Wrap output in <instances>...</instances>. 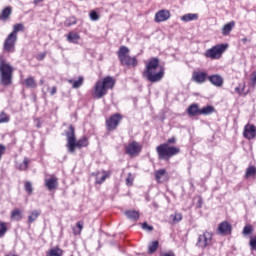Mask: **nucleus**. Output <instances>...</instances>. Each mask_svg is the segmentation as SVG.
<instances>
[{
  "label": "nucleus",
  "instance_id": "obj_15",
  "mask_svg": "<svg viewBox=\"0 0 256 256\" xmlns=\"http://www.w3.org/2000/svg\"><path fill=\"white\" fill-rule=\"evenodd\" d=\"M232 226L227 221H223L218 226V235H231Z\"/></svg>",
  "mask_w": 256,
  "mask_h": 256
},
{
  "label": "nucleus",
  "instance_id": "obj_28",
  "mask_svg": "<svg viewBox=\"0 0 256 256\" xmlns=\"http://www.w3.org/2000/svg\"><path fill=\"white\" fill-rule=\"evenodd\" d=\"M215 112V107L213 106H205L202 109H200V115H211Z\"/></svg>",
  "mask_w": 256,
  "mask_h": 256
},
{
  "label": "nucleus",
  "instance_id": "obj_14",
  "mask_svg": "<svg viewBox=\"0 0 256 256\" xmlns=\"http://www.w3.org/2000/svg\"><path fill=\"white\" fill-rule=\"evenodd\" d=\"M171 17V12L169 10H160L155 14L154 21L156 23H163V21H167Z\"/></svg>",
  "mask_w": 256,
  "mask_h": 256
},
{
  "label": "nucleus",
  "instance_id": "obj_30",
  "mask_svg": "<svg viewBox=\"0 0 256 256\" xmlns=\"http://www.w3.org/2000/svg\"><path fill=\"white\" fill-rule=\"evenodd\" d=\"M24 83L29 89H35V87H37V83L35 82V79H33V77H28L24 80Z\"/></svg>",
  "mask_w": 256,
  "mask_h": 256
},
{
  "label": "nucleus",
  "instance_id": "obj_23",
  "mask_svg": "<svg viewBox=\"0 0 256 256\" xmlns=\"http://www.w3.org/2000/svg\"><path fill=\"white\" fill-rule=\"evenodd\" d=\"M107 177H109V174L107 173V171H103V175L101 176V173H97L96 174V183L97 185H103V183H105V180L107 179Z\"/></svg>",
  "mask_w": 256,
  "mask_h": 256
},
{
  "label": "nucleus",
  "instance_id": "obj_31",
  "mask_svg": "<svg viewBox=\"0 0 256 256\" xmlns=\"http://www.w3.org/2000/svg\"><path fill=\"white\" fill-rule=\"evenodd\" d=\"M11 219H14V221H21L23 219V215L21 214V210L15 209L11 212Z\"/></svg>",
  "mask_w": 256,
  "mask_h": 256
},
{
  "label": "nucleus",
  "instance_id": "obj_13",
  "mask_svg": "<svg viewBox=\"0 0 256 256\" xmlns=\"http://www.w3.org/2000/svg\"><path fill=\"white\" fill-rule=\"evenodd\" d=\"M141 149V145H139L138 142L134 141L126 147L125 151L127 155L133 157V155H139L141 153Z\"/></svg>",
  "mask_w": 256,
  "mask_h": 256
},
{
  "label": "nucleus",
  "instance_id": "obj_9",
  "mask_svg": "<svg viewBox=\"0 0 256 256\" xmlns=\"http://www.w3.org/2000/svg\"><path fill=\"white\" fill-rule=\"evenodd\" d=\"M121 119H123L121 114H113L108 119H106L107 131H115V129L119 127V123H121Z\"/></svg>",
  "mask_w": 256,
  "mask_h": 256
},
{
  "label": "nucleus",
  "instance_id": "obj_55",
  "mask_svg": "<svg viewBox=\"0 0 256 256\" xmlns=\"http://www.w3.org/2000/svg\"><path fill=\"white\" fill-rule=\"evenodd\" d=\"M243 41H244V42L247 41V38H244Z\"/></svg>",
  "mask_w": 256,
  "mask_h": 256
},
{
  "label": "nucleus",
  "instance_id": "obj_35",
  "mask_svg": "<svg viewBox=\"0 0 256 256\" xmlns=\"http://www.w3.org/2000/svg\"><path fill=\"white\" fill-rule=\"evenodd\" d=\"M23 29H25V26H23V24H15L13 26V31L10 34L14 35V37H17V33H19V31H23Z\"/></svg>",
  "mask_w": 256,
  "mask_h": 256
},
{
  "label": "nucleus",
  "instance_id": "obj_22",
  "mask_svg": "<svg viewBox=\"0 0 256 256\" xmlns=\"http://www.w3.org/2000/svg\"><path fill=\"white\" fill-rule=\"evenodd\" d=\"M199 19V15L188 13L181 17V21H184V23H189V21H197Z\"/></svg>",
  "mask_w": 256,
  "mask_h": 256
},
{
  "label": "nucleus",
  "instance_id": "obj_25",
  "mask_svg": "<svg viewBox=\"0 0 256 256\" xmlns=\"http://www.w3.org/2000/svg\"><path fill=\"white\" fill-rule=\"evenodd\" d=\"M245 82H243L242 84H239L235 89V93H237L240 97H245L247 96V92H245Z\"/></svg>",
  "mask_w": 256,
  "mask_h": 256
},
{
  "label": "nucleus",
  "instance_id": "obj_46",
  "mask_svg": "<svg viewBox=\"0 0 256 256\" xmlns=\"http://www.w3.org/2000/svg\"><path fill=\"white\" fill-rule=\"evenodd\" d=\"M5 151H7V147H5L3 144H0V161L3 158V155H5Z\"/></svg>",
  "mask_w": 256,
  "mask_h": 256
},
{
  "label": "nucleus",
  "instance_id": "obj_56",
  "mask_svg": "<svg viewBox=\"0 0 256 256\" xmlns=\"http://www.w3.org/2000/svg\"><path fill=\"white\" fill-rule=\"evenodd\" d=\"M40 83H43V80H41Z\"/></svg>",
  "mask_w": 256,
  "mask_h": 256
},
{
  "label": "nucleus",
  "instance_id": "obj_10",
  "mask_svg": "<svg viewBox=\"0 0 256 256\" xmlns=\"http://www.w3.org/2000/svg\"><path fill=\"white\" fill-rule=\"evenodd\" d=\"M15 43H17V36L9 34L4 41V51L6 53H13L15 51Z\"/></svg>",
  "mask_w": 256,
  "mask_h": 256
},
{
  "label": "nucleus",
  "instance_id": "obj_3",
  "mask_svg": "<svg viewBox=\"0 0 256 256\" xmlns=\"http://www.w3.org/2000/svg\"><path fill=\"white\" fill-rule=\"evenodd\" d=\"M176 141L177 139H175V137H172L168 139L166 143L157 146L156 151L159 159L167 161L168 159H171V157H175V155H179V153H181V149L179 147L170 146L175 144Z\"/></svg>",
  "mask_w": 256,
  "mask_h": 256
},
{
  "label": "nucleus",
  "instance_id": "obj_39",
  "mask_svg": "<svg viewBox=\"0 0 256 256\" xmlns=\"http://www.w3.org/2000/svg\"><path fill=\"white\" fill-rule=\"evenodd\" d=\"M5 233H7V223L0 221V239L5 237Z\"/></svg>",
  "mask_w": 256,
  "mask_h": 256
},
{
  "label": "nucleus",
  "instance_id": "obj_1",
  "mask_svg": "<svg viewBox=\"0 0 256 256\" xmlns=\"http://www.w3.org/2000/svg\"><path fill=\"white\" fill-rule=\"evenodd\" d=\"M159 68V60L158 58H151L145 67L144 72L142 73V77L147 79L149 83H159L165 77V69L160 67V70L157 72Z\"/></svg>",
  "mask_w": 256,
  "mask_h": 256
},
{
  "label": "nucleus",
  "instance_id": "obj_19",
  "mask_svg": "<svg viewBox=\"0 0 256 256\" xmlns=\"http://www.w3.org/2000/svg\"><path fill=\"white\" fill-rule=\"evenodd\" d=\"M201 109H199V104H191L187 110L186 113L189 115V117H195L197 115H200Z\"/></svg>",
  "mask_w": 256,
  "mask_h": 256
},
{
  "label": "nucleus",
  "instance_id": "obj_49",
  "mask_svg": "<svg viewBox=\"0 0 256 256\" xmlns=\"http://www.w3.org/2000/svg\"><path fill=\"white\" fill-rule=\"evenodd\" d=\"M47 54L46 53H40V54H38L37 56H36V59L38 60V61H43V59H45V56H46Z\"/></svg>",
  "mask_w": 256,
  "mask_h": 256
},
{
  "label": "nucleus",
  "instance_id": "obj_6",
  "mask_svg": "<svg viewBox=\"0 0 256 256\" xmlns=\"http://www.w3.org/2000/svg\"><path fill=\"white\" fill-rule=\"evenodd\" d=\"M129 49L127 46H120L117 56L121 65H126L127 67H137V58L129 56Z\"/></svg>",
  "mask_w": 256,
  "mask_h": 256
},
{
  "label": "nucleus",
  "instance_id": "obj_50",
  "mask_svg": "<svg viewBox=\"0 0 256 256\" xmlns=\"http://www.w3.org/2000/svg\"><path fill=\"white\" fill-rule=\"evenodd\" d=\"M251 81L253 85H256V71L252 73Z\"/></svg>",
  "mask_w": 256,
  "mask_h": 256
},
{
  "label": "nucleus",
  "instance_id": "obj_34",
  "mask_svg": "<svg viewBox=\"0 0 256 256\" xmlns=\"http://www.w3.org/2000/svg\"><path fill=\"white\" fill-rule=\"evenodd\" d=\"M65 27H71L72 25H77V18L75 16H71L67 18L64 22Z\"/></svg>",
  "mask_w": 256,
  "mask_h": 256
},
{
  "label": "nucleus",
  "instance_id": "obj_27",
  "mask_svg": "<svg viewBox=\"0 0 256 256\" xmlns=\"http://www.w3.org/2000/svg\"><path fill=\"white\" fill-rule=\"evenodd\" d=\"M39 215H41V210H33L28 216V223H35Z\"/></svg>",
  "mask_w": 256,
  "mask_h": 256
},
{
  "label": "nucleus",
  "instance_id": "obj_48",
  "mask_svg": "<svg viewBox=\"0 0 256 256\" xmlns=\"http://www.w3.org/2000/svg\"><path fill=\"white\" fill-rule=\"evenodd\" d=\"M196 206L201 209V207H203V198H201V196L198 197V201L196 203Z\"/></svg>",
  "mask_w": 256,
  "mask_h": 256
},
{
  "label": "nucleus",
  "instance_id": "obj_38",
  "mask_svg": "<svg viewBox=\"0 0 256 256\" xmlns=\"http://www.w3.org/2000/svg\"><path fill=\"white\" fill-rule=\"evenodd\" d=\"M69 83H72V87L73 89H79V87H81V85H83V78L80 77L78 80H69Z\"/></svg>",
  "mask_w": 256,
  "mask_h": 256
},
{
  "label": "nucleus",
  "instance_id": "obj_24",
  "mask_svg": "<svg viewBox=\"0 0 256 256\" xmlns=\"http://www.w3.org/2000/svg\"><path fill=\"white\" fill-rule=\"evenodd\" d=\"M46 256H63V250L59 247L51 248L46 252Z\"/></svg>",
  "mask_w": 256,
  "mask_h": 256
},
{
  "label": "nucleus",
  "instance_id": "obj_29",
  "mask_svg": "<svg viewBox=\"0 0 256 256\" xmlns=\"http://www.w3.org/2000/svg\"><path fill=\"white\" fill-rule=\"evenodd\" d=\"M79 39H80V37H79V34H77V33L70 32L67 35V41L69 43H78Z\"/></svg>",
  "mask_w": 256,
  "mask_h": 256
},
{
  "label": "nucleus",
  "instance_id": "obj_18",
  "mask_svg": "<svg viewBox=\"0 0 256 256\" xmlns=\"http://www.w3.org/2000/svg\"><path fill=\"white\" fill-rule=\"evenodd\" d=\"M57 185H59V182L57 180V177L55 176L45 180V187L48 189V191H53V189H57Z\"/></svg>",
  "mask_w": 256,
  "mask_h": 256
},
{
  "label": "nucleus",
  "instance_id": "obj_52",
  "mask_svg": "<svg viewBox=\"0 0 256 256\" xmlns=\"http://www.w3.org/2000/svg\"><path fill=\"white\" fill-rule=\"evenodd\" d=\"M76 227H78V229H80V231H82V229H83V222H77Z\"/></svg>",
  "mask_w": 256,
  "mask_h": 256
},
{
  "label": "nucleus",
  "instance_id": "obj_47",
  "mask_svg": "<svg viewBox=\"0 0 256 256\" xmlns=\"http://www.w3.org/2000/svg\"><path fill=\"white\" fill-rule=\"evenodd\" d=\"M126 185L128 186L133 185V178L131 177V173H129L128 177L126 178Z\"/></svg>",
  "mask_w": 256,
  "mask_h": 256
},
{
  "label": "nucleus",
  "instance_id": "obj_11",
  "mask_svg": "<svg viewBox=\"0 0 256 256\" xmlns=\"http://www.w3.org/2000/svg\"><path fill=\"white\" fill-rule=\"evenodd\" d=\"M192 81L198 83V85H202V83L209 81V74L205 71H195L192 74Z\"/></svg>",
  "mask_w": 256,
  "mask_h": 256
},
{
  "label": "nucleus",
  "instance_id": "obj_17",
  "mask_svg": "<svg viewBox=\"0 0 256 256\" xmlns=\"http://www.w3.org/2000/svg\"><path fill=\"white\" fill-rule=\"evenodd\" d=\"M168 177H169V174H167V170L165 169H160L155 172V179L157 183H163L167 181Z\"/></svg>",
  "mask_w": 256,
  "mask_h": 256
},
{
  "label": "nucleus",
  "instance_id": "obj_26",
  "mask_svg": "<svg viewBox=\"0 0 256 256\" xmlns=\"http://www.w3.org/2000/svg\"><path fill=\"white\" fill-rule=\"evenodd\" d=\"M11 13V7L4 8L0 14V19H2V21H6V19H9V17L11 16Z\"/></svg>",
  "mask_w": 256,
  "mask_h": 256
},
{
  "label": "nucleus",
  "instance_id": "obj_32",
  "mask_svg": "<svg viewBox=\"0 0 256 256\" xmlns=\"http://www.w3.org/2000/svg\"><path fill=\"white\" fill-rule=\"evenodd\" d=\"M157 249H159V241H153L151 244L148 245V253L150 255H153V253H155Z\"/></svg>",
  "mask_w": 256,
  "mask_h": 256
},
{
  "label": "nucleus",
  "instance_id": "obj_2",
  "mask_svg": "<svg viewBox=\"0 0 256 256\" xmlns=\"http://www.w3.org/2000/svg\"><path fill=\"white\" fill-rule=\"evenodd\" d=\"M66 135V147L68 149V153H74L75 149H83V147L89 146V139L86 136H83L77 141V137H75V127L70 125L68 130L65 132Z\"/></svg>",
  "mask_w": 256,
  "mask_h": 256
},
{
  "label": "nucleus",
  "instance_id": "obj_36",
  "mask_svg": "<svg viewBox=\"0 0 256 256\" xmlns=\"http://www.w3.org/2000/svg\"><path fill=\"white\" fill-rule=\"evenodd\" d=\"M170 219H172V222L179 223L180 221H183V214L182 213H175L170 216Z\"/></svg>",
  "mask_w": 256,
  "mask_h": 256
},
{
  "label": "nucleus",
  "instance_id": "obj_21",
  "mask_svg": "<svg viewBox=\"0 0 256 256\" xmlns=\"http://www.w3.org/2000/svg\"><path fill=\"white\" fill-rule=\"evenodd\" d=\"M125 215L130 221H137L139 219V211L137 210H127Z\"/></svg>",
  "mask_w": 256,
  "mask_h": 256
},
{
  "label": "nucleus",
  "instance_id": "obj_45",
  "mask_svg": "<svg viewBox=\"0 0 256 256\" xmlns=\"http://www.w3.org/2000/svg\"><path fill=\"white\" fill-rule=\"evenodd\" d=\"M142 229L144 231H153V226L149 225L147 222L142 223Z\"/></svg>",
  "mask_w": 256,
  "mask_h": 256
},
{
  "label": "nucleus",
  "instance_id": "obj_44",
  "mask_svg": "<svg viewBox=\"0 0 256 256\" xmlns=\"http://www.w3.org/2000/svg\"><path fill=\"white\" fill-rule=\"evenodd\" d=\"M249 245H250L252 251H256V236H254L250 239Z\"/></svg>",
  "mask_w": 256,
  "mask_h": 256
},
{
  "label": "nucleus",
  "instance_id": "obj_42",
  "mask_svg": "<svg viewBox=\"0 0 256 256\" xmlns=\"http://www.w3.org/2000/svg\"><path fill=\"white\" fill-rule=\"evenodd\" d=\"M25 191H27L28 195H31L33 193V185L31 182H26L24 185Z\"/></svg>",
  "mask_w": 256,
  "mask_h": 256
},
{
  "label": "nucleus",
  "instance_id": "obj_41",
  "mask_svg": "<svg viewBox=\"0 0 256 256\" xmlns=\"http://www.w3.org/2000/svg\"><path fill=\"white\" fill-rule=\"evenodd\" d=\"M243 235H251L253 233V226L246 225L242 231Z\"/></svg>",
  "mask_w": 256,
  "mask_h": 256
},
{
  "label": "nucleus",
  "instance_id": "obj_4",
  "mask_svg": "<svg viewBox=\"0 0 256 256\" xmlns=\"http://www.w3.org/2000/svg\"><path fill=\"white\" fill-rule=\"evenodd\" d=\"M13 66L5 60L3 56H0V83L4 87H7L13 83Z\"/></svg>",
  "mask_w": 256,
  "mask_h": 256
},
{
  "label": "nucleus",
  "instance_id": "obj_43",
  "mask_svg": "<svg viewBox=\"0 0 256 256\" xmlns=\"http://www.w3.org/2000/svg\"><path fill=\"white\" fill-rule=\"evenodd\" d=\"M90 19L91 21H99V14L95 10H92L90 12Z\"/></svg>",
  "mask_w": 256,
  "mask_h": 256
},
{
  "label": "nucleus",
  "instance_id": "obj_12",
  "mask_svg": "<svg viewBox=\"0 0 256 256\" xmlns=\"http://www.w3.org/2000/svg\"><path fill=\"white\" fill-rule=\"evenodd\" d=\"M243 137L251 141V139H255L256 137V126L253 124H246L243 131Z\"/></svg>",
  "mask_w": 256,
  "mask_h": 256
},
{
  "label": "nucleus",
  "instance_id": "obj_7",
  "mask_svg": "<svg viewBox=\"0 0 256 256\" xmlns=\"http://www.w3.org/2000/svg\"><path fill=\"white\" fill-rule=\"evenodd\" d=\"M227 47H229L227 44H218L213 46L212 48L206 50L205 57L208 59H221V56L223 53H225Z\"/></svg>",
  "mask_w": 256,
  "mask_h": 256
},
{
  "label": "nucleus",
  "instance_id": "obj_5",
  "mask_svg": "<svg viewBox=\"0 0 256 256\" xmlns=\"http://www.w3.org/2000/svg\"><path fill=\"white\" fill-rule=\"evenodd\" d=\"M115 87V80L111 76H107L102 80L96 82L94 86V97L95 99H102L107 94L109 89H113Z\"/></svg>",
  "mask_w": 256,
  "mask_h": 256
},
{
  "label": "nucleus",
  "instance_id": "obj_51",
  "mask_svg": "<svg viewBox=\"0 0 256 256\" xmlns=\"http://www.w3.org/2000/svg\"><path fill=\"white\" fill-rule=\"evenodd\" d=\"M55 93H57V86H53L51 91H50V95L53 96L55 95Z\"/></svg>",
  "mask_w": 256,
  "mask_h": 256
},
{
  "label": "nucleus",
  "instance_id": "obj_16",
  "mask_svg": "<svg viewBox=\"0 0 256 256\" xmlns=\"http://www.w3.org/2000/svg\"><path fill=\"white\" fill-rule=\"evenodd\" d=\"M208 81L211 83V85H214V87H223L224 80L219 74L208 76Z\"/></svg>",
  "mask_w": 256,
  "mask_h": 256
},
{
  "label": "nucleus",
  "instance_id": "obj_53",
  "mask_svg": "<svg viewBox=\"0 0 256 256\" xmlns=\"http://www.w3.org/2000/svg\"><path fill=\"white\" fill-rule=\"evenodd\" d=\"M160 256H175V253L173 252L162 253Z\"/></svg>",
  "mask_w": 256,
  "mask_h": 256
},
{
  "label": "nucleus",
  "instance_id": "obj_40",
  "mask_svg": "<svg viewBox=\"0 0 256 256\" xmlns=\"http://www.w3.org/2000/svg\"><path fill=\"white\" fill-rule=\"evenodd\" d=\"M253 175H256V168L255 166H250L246 169L245 177H253Z\"/></svg>",
  "mask_w": 256,
  "mask_h": 256
},
{
  "label": "nucleus",
  "instance_id": "obj_20",
  "mask_svg": "<svg viewBox=\"0 0 256 256\" xmlns=\"http://www.w3.org/2000/svg\"><path fill=\"white\" fill-rule=\"evenodd\" d=\"M233 29H235V21H231L225 24L222 27L221 33L222 35H224V37H227V35H229L233 31Z\"/></svg>",
  "mask_w": 256,
  "mask_h": 256
},
{
  "label": "nucleus",
  "instance_id": "obj_54",
  "mask_svg": "<svg viewBox=\"0 0 256 256\" xmlns=\"http://www.w3.org/2000/svg\"><path fill=\"white\" fill-rule=\"evenodd\" d=\"M43 0H34V5H39V3H42Z\"/></svg>",
  "mask_w": 256,
  "mask_h": 256
},
{
  "label": "nucleus",
  "instance_id": "obj_33",
  "mask_svg": "<svg viewBox=\"0 0 256 256\" xmlns=\"http://www.w3.org/2000/svg\"><path fill=\"white\" fill-rule=\"evenodd\" d=\"M19 171H27L29 169V158L25 157L23 162L18 166Z\"/></svg>",
  "mask_w": 256,
  "mask_h": 256
},
{
  "label": "nucleus",
  "instance_id": "obj_8",
  "mask_svg": "<svg viewBox=\"0 0 256 256\" xmlns=\"http://www.w3.org/2000/svg\"><path fill=\"white\" fill-rule=\"evenodd\" d=\"M213 243V233L205 231L203 234L198 236L196 247L200 249H207Z\"/></svg>",
  "mask_w": 256,
  "mask_h": 256
},
{
  "label": "nucleus",
  "instance_id": "obj_37",
  "mask_svg": "<svg viewBox=\"0 0 256 256\" xmlns=\"http://www.w3.org/2000/svg\"><path fill=\"white\" fill-rule=\"evenodd\" d=\"M11 121V117L5 113V111L0 112V124L1 123H9Z\"/></svg>",
  "mask_w": 256,
  "mask_h": 256
}]
</instances>
